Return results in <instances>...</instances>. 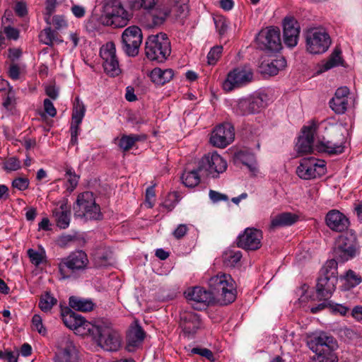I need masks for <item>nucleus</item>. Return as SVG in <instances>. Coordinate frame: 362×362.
<instances>
[{
  "label": "nucleus",
  "instance_id": "obj_1",
  "mask_svg": "<svg viewBox=\"0 0 362 362\" xmlns=\"http://www.w3.org/2000/svg\"><path fill=\"white\" fill-rule=\"evenodd\" d=\"M209 286L211 291L195 286L185 291V296L193 309L206 310L215 303V295L223 305L232 303L236 299L235 282L230 274L220 273L212 276L209 281Z\"/></svg>",
  "mask_w": 362,
  "mask_h": 362
},
{
  "label": "nucleus",
  "instance_id": "obj_2",
  "mask_svg": "<svg viewBox=\"0 0 362 362\" xmlns=\"http://www.w3.org/2000/svg\"><path fill=\"white\" fill-rule=\"evenodd\" d=\"M64 325L81 336L91 335L98 337L99 345L108 351H116L121 346L119 332L106 322L93 323L86 318H61Z\"/></svg>",
  "mask_w": 362,
  "mask_h": 362
},
{
  "label": "nucleus",
  "instance_id": "obj_3",
  "mask_svg": "<svg viewBox=\"0 0 362 362\" xmlns=\"http://www.w3.org/2000/svg\"><path fill=\"white\" fill-rule=\"evenodd\" d=\"M338 282L337 262L327 260L320 271L315 286L317 297L320 300L331 298Z\"/></svg>",
  "mask_w": 362,
  "mask_h": 362
},
{
  "label": "nucleus",
  "instance_id": "obj_4",
  "mask_svg": "<svg viewBox=\"0 0 362 362\" xmlns=\"http://www.w3.org/2000/svg\"><path fill=\"white\" fill-rule=\"evenodd\" d=\"M88 263L86 253L77 250L60 260L58 264L59 272L62 279H75L88 268Z\"/></svg>",
  "mask_w": 362,
  "mask_h": 362
},
{
  "label": "nucleus",
  "instance_id": "obj_5",
  "mask_svg": "<svg viewBox=\"0 0 362 362\" xmlns=\"http://www.w3.org/2000/svg\"><path fill=\"white\" fill-rule=\"evenodd\" d=\"M130 18L131 14L124 9L119 0H104L100 17L103 24L122 28Z\"/></svg>",
  "mask_w": 362,
  "mask_h": 362
},
{
  "label": "nucleus",
  "instance_id": "obj_6",
  "mask_svg": "<svg viewBox=\"0 0 362 362\" xmlns=\"http://www.w3.org/2000/svg\"><path fill=\"white\" fill-rule=\"evenodd\" d=\"M146 56L151 61L163 63L171 53V45L167 35L160 33L148 36L145 45Z\"/></svg>",
  "mask_w": 362,
  "mask_h": 362
},
{
  "label": "nucleus",
  "instance_id": "obj_7",
  "mask_svg": "<svg viewBox=\"0 0 362 362\" xmlns=\"http://www.w3.org/2000/svg\"><path fill=\"white\" fill-rule=\"evenodd\" d=\"M74 215L86 220H100L103 214L100 207L95 202L94 194L91 192L79 194L73 205Z\"/></svg>",
  "mask_w": 362,
  "mask_h": 362
},
{
  "label": "nucleus",
  "instance_id": "obj_8",
  "mask_svg": "<svg viewBox=\"0 0 362 362\" xmlns=\"http://www.w3.org/2000/svg\"><path fill=\"white\" fill-rule=\"evenodd\" d=\"M305 41L307 50L314 54L325 52L332 42L328 33L319 28L308 30L305 35Z\"/></svg>",
  "mask_w": 362,
  "mask_h": 362
},
{
  "label": "nucleus",
  "instance_id": "obj_9",
  "mask_svg": "<svg viewBox=\"0 0 362 362\" xmlns=\"http://www.w3.org/2000/svg\"><path fill=\"white\" fill-rule=\"evenodd\" d=\"M356 237L353 233L340 235L335 241L332 259L344 262L356 255Z\"/></svg>",
  "mask_w": 362,
  "mask_h": 362
},
{
  "label": "nucleus",
  "instance_id": "obj_10",
  "mask_svg": "<svg viewBox=\"0 0 362 362\" xmlns=\"http://www.w3.org/2000/svg\"><path fill=\"white\" fill-rule=\"evenodd\" d=\"M199 170L203 174L217 178L228 167L227 161L216 152L205 154L199 161Z\"/></svg>",
  "mask_w": 362,
  "mask_h": 362
},
{
  "label": "nucleus",
  "instance_id": "obj_11",
  "mask_svg": "<svg viewBox=\"0 0 362 362\" xmlns=\"http://www.w3.org/2000/svg\"><path fill=\"white\" fill-rule=\"evenodd\" d=\"M259 49L268 52H276L281 47L280 30L278 28H267L262 30L255 38Z\"/></svg>",
  "mask_w": 362,
  "mask_h": 362
},
{
  "label": "nucleus",
  "instance_id": "obj_12",
  "mask_svg": "<svg viewBox=\"0 0 362 362\" xmlns=\"http://www.w3.org/2000/svg\"><path fill=\"white\" fill-rule=\"evenodd\" d=\"M253 79V71L249 66H239L230 71L223 83V88L226 91L244 86Z\"/></svg>",
  "mask_w": 362,
  "mask_h": 362
},
{
  "label": "nucleus",
  "instance_id": "obj_13",
  "mask_svg": "<svg viewBox=\"0 0 362 362\" xmlns=\"http://www.w3.org/2000/svg\"><path fill=\"white\" fill-rule=\"evenodd\" d=\"M325 173V162L314 157L302 158L296 169V174L303 180L315 179L323 175Z\"/></svg>",
  "mask_w": 362,
  "mask_h": 362
},
{
  "label": "nucleus",
  "instance_id": "obj_14",
  "mask_svg": "<svg viewBox=\"0 0 362 362\" xmlns=\"http://www.w3.org/2000/svg\"><path fill=\"white\" fill-rule=\"evenodd\" d=\"M142 38L140 28L136 25L127 28L122 35V49L124 53L129 57L138 55Z\"/></svg>",
  "mask_w": 362,
  "mask_h": 362
},
{
  "label": "nucleus",
  "instance_id": "obj_15",
  "mask_svg": "<svg viewBox=\"0 0 362 362\" xmlns=\"http://www.w3.org/2000/svg\"><path fill=\"white\" fill-rule=\"evenodd\" d=\"M100 55L103 59V66L105 73L112 77L119 76L121 69L116 56L115 44L109 42L103 45L100 48Z\"/></svg>",
  "mask_w": 362,
  "mask_h": 362
},
{
  "label": "nucleus",
  "instance_id": "obj_16",
  "mask_svg": "<svg viewBox=\"0 0 362 362\" xmlns=\"http://www.w3.org/2000/svg\"><path fill=\"white\" fill-rule=\"evenodd\" d=\"M307 345L316 355L331 353V351L337 346L336 340L325 332L314 334L309 337Z\"/></svg>",
  "mask_w": 362,
  "mask_h": 362
},
{
  "label": "nucleus",
  "instance_id": "obj_17",
  "mask_svg": "<svg viewBox=\"0 0 362 362\" xmlns=\"http://www.w3.org/2000/svg\"><path fill=\"white\" fill-rule=\"evenodd\" d=\"M262 231L255 228H247L237 238V246L245 250L255 251L262 246Z\"/></svg>",
  "mask_w": 362,
  "mask_h": 362
},
{
  "label": "nucleus",
  "instance_id": "obj_18",
  "mask_svg": "<svg viewBox=\"0 0 362 362\" xmlns=\"http://www.w3.org/2000/svg\"><path fill=\"white\" fill-rule=\"evenodd\" d=\"M234 138L233 126L229 122H225L214 128L210 137V143L214 146L225 148L233 141Z\"/></svg>",
  "mask_w": 362,
  "mask_h": 362
},
{
  "label": "nucleus",
  "instance_id": "obj_19",
  "mask_svg": "<svg viewBox=\"0 0 362 362\" xmlns=\"http://www.w3.org/2000/svg\"><path fill=\"white\" fill-rule=\"evenodd\" d=\"M265 106V103L259 95H253L240 99L233 107L238 115L245 116L259 112Z\"/></svg>",
  "mask_w": 362,
  "mask_h": 362
},
{
  "label": "nucleus",
  "instance_id": "obj_20",
  "mask_svg": "<svg viewBox=\"0 0 362 362\" xmlns=\"http://www.w3.org/2000/svg\"><path fill=\"white\" fill-rule=\"evenodd\" d=\"M317 124L311 122L308 125L303 126L301 129L302 135L299 136L296 148L299 153H310L315 149L314 144V135L316 134Z\"/></svg>",
  "mask_w": 362,
  "mask_h": 362
},
{
  "label": "nucleus",
  "instance_id": "obj_21",
  "mask_svg": "<svg viewBox=\"0 0 362 362\" xmlns=\"http://www.w3.org/2000/svg\"><path fill=\"white\" fill-rule=\"evenodd\" d=\"M146 337V332L139 323L134 320L129 327L126 332L127 349L134 351L143 343Z\"/></svg>",
  "mask_w": 362,
  "mask_h": 362
},
{
  "label": "nucleus",
  "instance_id": "obj_22",
  "mask_svg": "<svg viewBox=\"0 0 362 362\" xmlns=\"http://www.w3.org/2000/svg\"><path fill=\"white\" fill-rule=\"evenodd\" d=\"M300 28L298 21L293 17H286L283 21L284 42L288 47L297 45Z\"/></svg>",
  "mask_w": 362,
  "mask_h": 362
},
{
  "label": "nucleus",
  "instance_id": "obj_23",
  "mask_svg": "<svg viewBox=\"0 0 362 362\" xmlns=\"http://www.w3.org/2000/svg\"><path fill=\"white\" fill-rule=\"evenodd\" d=\"M349 88L346 86L338 88L333 98L329 100V107L337 115H342L349 105Z\"/></svg>",
  "mask_w": 362,
  "mask_h": 362
},
{
  "label": "nucleus",
  "instance_id": "obj_24",
  "mask_svg": "<svg viewBox=\"0 0 362 362\" xmlns=\"http://www.w3.org/2000/svg\"><path fill=\"white\" fill-rule=\"evenodd\" d=\"M327 226L332 230L342 232L349 226V218L337 209L329 211L325 217Z\"/></svg>",
  "mask_w": 362,
  "mask_h": 362
},
{
  "label": "nucleus",
  "instance_id": "obj_25",
  "mask_svg": "<svg viewBox=\"0 0 362 362\" xmlns=\"http://www.w3.org/2000/svg\"><path fill=\"white\" fill-rule=\"evenodd\" d=\"M52 214L57 227L66 229L69 226L71 208L67 204V199L62 201L59 206L52 211Z\"/></svg>",
  "mask_w": 362,
  "mask_h": 362
},
{
  "label": "nucleus",
  "instance_id": "obj_26",
  "mask_svg": "<svg viewBox=\"0 0 362 362\" xmlns=\"http://www.w3.org/2000/svg\"><path fill=\"white\" fill-rule=\"evenodd\" d=\"M148 13V18L151 21L149 26L151 28L160 26L166 21L170 14V9L165 6L157 4L153 8L146 10Z\"/></svg>",
  "mask_w": 362,
  "mask_h": 362
},
{
  "label": "nucleus",
  "instance_id": "obj_27",
  "mask_svg": "<svg viewBox=\"0 0 362 362\" xmlns=\"http://www.w3.org/2000/svg\"><path fill=\"white\" fill-rule=\"evenodd\" d=\"M86 243V240L84 235L76 231L62 234L57 239V244L61 247H66L70 245L82 247Z\"/></svg>",
  "mask_w": 362,
  "mask_h": 362
},
{
  "label": "nucleus",
  "instance_id": "obj_28",
  "mask_svg": "<svg viewBox=\"0 0 362 362\" xmlns=\"http://www.w3.org/2000/svg\"><path fill=\"white\" fill-rule=\"evenodd\" d=\"M55 362H81L79 352L72 344L59 349L54 356Z\"/></svg>",
  "mask_w": 362,
  "mask_h": 362
},
{
  "label": "nucleus",
  "instance_id": "obj_29",
  "mask_svg": "<svg viewBox=\"0 0 362 362\" xmlns=\"http://www.w3.org/2000/svg\"><path fill=\"white\" fill-rule=\"evenodd\" d=\"M69 306L75 311L88 313L93 310L96 305L90 298L71 296L69 297Z\"/></svg>",
  "mask_w": 362,
  "mask_h": 362
},
{
  "label": "nucleus",
  "instance_id": "obj_30",
  "mask_svg": "<svg viewBox=\"0 0 362 362\" xmlns=\"http://www.w3.org/2000/svg\"><path fill=\"white\" fill-rule=\"evenodd\" d=\"M202 320L200 318H180V327L183 334L187 338H192L202 327Z\"/></svg>",
  "mask_w": 362,
  "mask_h": 362
},
{
  "label": "nucleus",
  "instance_id": "obj_31",
  "mask_svg": "<svg viewBox=\"0 0 362 362\" xmlns=\"http://www.w3.org/2000/svg\"><path fill=\"white\" fill-rule=\"evenodd\" d=\"M315 150L318 152H325L329 154H339L344 152V142L332 143L330 141L325 140L323 138L322 140H318L315 145Z\"/></svg>",
  "mask_w": 362,
  "mask_h": 362
},
{
  "label": "nucleus",
  "instance_id": "obj_32",
  "mask_svg": "<svg viewBox=\"0 0 362 362\" xmlns=\"http://www.w3.org/2000/svg\"><path fill=\"white\" fill-rule=\"evenodd\" d=\"M173 69L155 68L151 71L150 77L153 83L158 85H163L169 82L173 78Z\"/></svg>",
  "mask_w": 362,
  "mask_h": 362
},
{
  "label": "nucleus",
  "instance_id": "obj_33",
  "mask_svg": "<svg viewBox=\"0 0 362 362\" xmlns=\"http://www.w3.org/2000/svg\"><path fill=\"white\" fill-rule=\"evenodd\" d=\"M298 216L289 212L276 216L271 222L272 228L291 226L298 221Z\"/></svg>",
  "mask_w": 362,
  "mask_h": 362
},
{
  "label": "nucleus",
  "instance_id": "obj_34",
  "mask_svg": "<svg viewBox=\"0 0 362 362\" xmlns=\"http://www.w3.org/2000/svg\"><path fill=\"white\" fill-rule=\"evenodd\" d=\"M341 280L343 282L341 289L343 291H349L359 285L362 281V278L359 274L349 269L344 276H341Z\"/></svg>",
  "mask_w": 362,
  "mask_h": 362
},
{
  "label": "nucleus",
  "instance_id": "obj_35",
  "mask_svg": "<svg viewBox=\"0 0 362 362\" xmlns=\"http://www.w3.org/2000/svg\"><path fill=\"white\" fill-rule=\"evenodd\" d=\"M341 52L339 49H334L327 61L322 62L319 71H327L334 67L343 64V59L341 57Z\"/></svg>",
  "mask_w": 362,
  "mask_h": 362
},
{
  "label": "nucleus",
  "instance_id": "obj_36",
  "mask_svg": "<svg viewBox=\"0 0 362 362\" xmlns=\"http://www.w3.org/2000/svg\"><path fill=\"white\" fill-rule=\"evenodd\" d=\"M286 65V61L284 58L272 60L270 62L263 63L262 68L265 74L270 76L276 75L279 71L284 68Z\"/></svg>",
  "mask_w": 362,
  "mask_h": 362
},
{
  "label": "nucleus",
  "instance_id": "obj_37",
  "mask_svg": "<svg viewBox=\"0 0 362 362\" xmlns=\"http://www.w3.org/2000/svg\"><path fill=\"white\" fill-rule=\"evenodd\" d=\"M202 173L199 170V166L197 169H193L189 171L185 170L181 177L182 183L187 187H194L200 182V175Z\"/></svg>",
  "mask_w": 362,
  "mask_h": 362
},
{
  "label": "nucleus",
  "instance_id": "obj_38",
  "mask_svg": "<svg viewBox=\"0 0 362 362\" xmlns=\"http://www.w3.org/2000/svg\"><path fill=\"white\" fill-rule=\"evenodd\" d=\"M242 252L240 250L228 249L222 255L224 266L227 267H235L242 258Z\"/></svg>",
  "mask_w": 362,
  "mask_h": 362
},
{
  "label": "nucleus",
  "instance_id": "obj_39",
  "mask_svg": "<svg viewBox=\"0 0 362 362\" xmlns=\"http://www.w3.org/2000/svg\"><path fill=\"white\" fill-rule=\"evenodd\" d=\"M145 139L146 136L142 134L123 135L119 141L118 146L124 151H127L134 146L136 142Z\"/></svg>",
  "mask_w": 362,
  "mask_h": 362
},
{
  "label": "nucleus",
  "instance_id": "obj_40",
  "mask_svg": "<svg viewBox=\"0 0 362 362\" xmlns=\"http://www.w3.org/2000/svg\"><path fill=\"white\" fill-rule=\"evenodd\" d=\"M236 159L240 160L244 165L247 166L251 172L255 173L257 171V163L253 153L240 151L236 155Z\"/></svg>",
  "mask_w": 362,
  "mask_h": 362
},
{
  "label": "nucleus",
  "instance_id": "obj_41",
  "mask_svg": "<svg viewBox=\"0 0 362 362\" xmlns=\"http://www.w3.org/2000/svg\"><path fill=\"white\" fill-rule=\"evenodd\" d=\"M85 105L78 98H76L72 110L71 122L81 124L83 119L85 116Z\"/></svg>",
  "mask_w": 362,
  "mask_h": 362
},
{
  "label": "nucleus",
  "instance_id": "obj_42",
  "mask_svg": "<svg viewBox=\"0 0 362 362\" xmlns=\"http://www.w3.org/2000/svg\"><path fill=\"white\" fill-rule=\"evenodd\" d=\"M158 2L159 0H129L130 8L134 11L152 9Z\"/></svg>",
  "mask_w": 362,
  "mask_h": 362
},
{
  "label": "nucleus",
  "instance_id": "obj_43",
  "mask_svg": "<svg viewBox=\"0 0 362 362\" xmlns=\"http://www.w3.org/2000/svg\"><path fill=\"white\" fill-rule=\"evenodd\" d=\"M64 170L65 177L67 178V182L69 184V186L67 187L66 189L69 192H71L78 185L80 176L78 175L76 173L75 170L73 169V168L69 165H66Z\"/></svg>",
  "mask_w": 362,
  "mask_h": 362
},
{
  "label": "nucleus",
  "instance_id": "obj_44",
  "mask_svg": "<svg viewBox=\"0 0 362 362\" xmlns=\"http://www.w3.org/2000/svg\"><path fill=\"white\" fill-rule=\"evenodd\" d=\"M57 299L49 292H46L40 297L39 307L42 311L47 312L57 303Z\"/></svg>",
  "mask_w": 362,
  "mask_h": 362
},
{
  "label": "nucleus",
  "instance_id": "obj_45",
  "mask_svg": "<svg viewBox=\"0 0 362 362\" xmlns=\"http://www.w3.org/2000/svg\"><path fill=\"white\" fill-rule=\"evenodd\" d=\"M173 5L174 11L181 18L185 17L188 13V0H170Z\"/></svg>",
  "mask_w": 362,
  "mask_h": 362
},
{
  "label": "nucleus",
  "instance_id": "obj_46",
  "mask_svg": "<svg viewBox=\"0 0 362 362\" xmlns=\"http://www.w3.org/2000/svg\"><path fill=\"white\" fill-rule=\"evenodd\" d=\"M16 104V92L13 87H9V89L4 97L3 106L7 110H11Z\"/></svg>",
  "mask_w": 362,
  "mask_h": 362
},
{
  "label": "nucleus",
  "instance_id": "obj_47",
  "mask_svg": "<svg viewBox=\"0 0 362 362\" xmlns=\"http://www.w3.org/2000/svg\"><path fill=\"white\" fill-rule=\"evenodd\" d=\"M40 39L43 44L51 46L56 40L55 31L52 30L49 27L45 28L40 35Z\"/></svg>",
  "mask_w": 362,
  "mask_h": 362
},
{
  "label": "nucleus",
  "instance_id": "obj_48",
  "mask_svg": "<svg viewBox=\"0 0 362 362\" xmlns=\"http://www.w3.org/2000/svg\"><path fill=\"white\" fill-rule=\"evenodd\" d=\"M193 354H198L202 357L206 358V359L211 362H214L215 361V357L213 352L210 349L206 348L194 347L191 349L189 356H192Z\"/></svg>",
  "mask_w": 362,
  "mask_h": 362
},
{
  "label": "nucleus",
  "instance_id": "obj_49",
  "mask_svg": "<svg viewBox=\"0 0 362 362\" xmlns=\"http://www.w3.org/2000/svg\"><path fill=\"white\" fill-rule=\"evenodd\" d=\"M223 52V47L216 45L213 47L207 54L208 64L210 65L215 64Z\"/></svg>",
  "mask_w": 362,
  "mask_h": 362
},
{
  "label": "nucleus",
  "instance_id": "obj_50",
  "mask_svg": "<svg viewBox=\"0 0 362 362\" xmlns=\"http://www.w3.org/2000/svg\"><path fill=\"white\" fill-rule=\"evenodd\" d=\"M328 308L329 309L331 314L334 315H339L345 316L349 310V308L347 306L343 304L334 303H329Z\"/></svg>",
  "mask_w": 362,
  "mask_h": 362
},
{
  "label": "nucleus",
  "instance_id": "obj_51",
  "mask_svg": "<svg viewBox=\"0 0 362 362\" xmlns=\"http://www.w3.org/2000/svg\"><path fill=\"white\" fill-rule=\"evenodd\" d=\"M31 329L42 336H45L47 334V329L42 322V318H32Z\"/></svg>",
  "mask_w": 362,
  "mask_h": 362
},
{
  "label": "nucleus",
  "instance_id": "obj_52",
  "mask_svg": "<svg viewBox=\"0 0 362 362\" xmlns=\"http://www.w3.org/2000/svg\"><path fill=\"white\" fill-rule=\"evenodd\" d=\"M57 0H46L45 4V21L47 24H51L50 19L52 15L55 11V8L57 4Z\"/></svg>",
  "mask_w": 362,
  "mask_h": 362
},
{
  "label": "nucleus",
  "instance_id": "obj_53",
  "mask_svg": "<svg viewBox=\"0 0 362 362\" xmlns=\"http://www.w3.org/2000/svg\"><path fill=\"white\" fill-rule=\"evenodd\" d=\"M310 362H337V357L332 353L313 356Z\"/></svg>",
  "mask_w": 362,
  "mask_h": 362
},
{
  "label": "nucleus",
  "instance_id": "obj_54",
  "mask_svg": "<svg viewBox=\"0 0 362 362\" xmlns=\"http://www.w3.org/2000/svg\"><path fill=\"white\" fill-rule=\"evenodd\" d=\"M216 29L221 36L224 35L228 29V22L223 18L214 19Z\"/></svg>",
  "mask_w": 362,
  "mask_h": 362
},
{
  "label": "nucleus",
  "instance_id": "obj_55",
  "mask_svg": "<svg viewBox=\"0 0 362 362\" xmlns=\"http://www.w3.org/2000/svg\"><path fill=\"white\" fill-rule=\"evenodd\" d=\"M29 180L26 177H17L12 182V187L20 191H24L29 187Z\"/></svg>",
  "mask_w": 362,
  "mask_h": 362
},
{
  "label": "nucleus",
  "instance_id": "obj_56",
  "mask_svg": "<svg viewBox=\"0 0 362 362\" xmlns=\"http://www.w3.org/2000/svg\"><path fill=\"white\" fill-rule=\"evenodd\" d=\"M81 123H76L71 122L70 127V133H71V141L70 144L71 145H76L78 144V135L81 132L80 128Z\"/></svg>",
  "mask_w": 362,
  "mask_h": 362
},
{
  "label": "nucleus",
  "instance_id": "obj_57",
  "mask_svg": "<svg viewBox=\"0 0 362 362\" xmlns=\"http://www.w3.org/2000/svg\"><path fill=\"white\" fill-rule=\"evenodd\" d=\"M21 168V162L16 157H11L4 163V169L7 171H16Z\"/></svg>",
  "mask_w": 362,
  "mask_h": 362
},
{
  "label": "nucleus",
  "instance_id": "obj_58",
  "mask_svg": "<svg viewBox=\"0 0 362 362\" xmlns=\"http://www.w3.org/2000/svg\"><path fill=\"white\" fill-rule=\"evenodd\" d=\"M27 253L30 262L35 266H38L42 262L43 256L38 251L30 248L28 250Z\"/></svg>",
  "mask_w": 362,
  "mask_h": 362
},
{
  "label": "nucleus",
  "instance_id": "obj_59",
  "mask_svg": "<svg viewBox=\"0 0 362 362\" xmlns=\"http://www.w3.org/2000/svg\"><path fill=\"white\" fill-rule=\"evenodd\" d=\"M209 196L211 202L214 203H218L221 201H228V197L226 194L220 193L213 189L209 190Z\"/></svg>",
  "mask_w": 362,
  "mask_h": 362
},
{
  "label": "nucleus",
  "instance_id": "obj_60",
  "mask_svg": "<svg viewBox=\"0 0 362 362\" xmlns=\"http://www.w3.org/2000/svg\"><path fill=\"white\" fill-rule=\"evenodd\" d=\"M4 33L8 40H17L20 35L19 30L11 25L4 27Z\"/></svg>",
  "mask_w": 362,
  "mask_h": 362
},
{
  "label": "nucleus",
  "instance_id": "obj_61",
  "mask_svg": "<svg viewBox=\"0 0 362 362\" xmlns=\"http://www.w3.org/2000/svg\"><path fill=\"white\" fill-rule=\"evenodd\" d=\"M43 106H44V110H45V112L49 116H50L51 117H54L56 116V115H57V110L54 107L52 102L49 99L45 98L44 100V101H43Z\"/></svg>",
  "mask_w": 362,
  "mask_h": 362
},
{
  "label": "nucleus",
  "instance_id": "obj_62",
  "mask_svg": "<svg viewBox=\"0 0 362 362\" xmlns=\"http://www.w3.org/2000/svg\"><path fill=\"white\" fill-rule=\"evenodd\" d=\"M14 11L19 17H24L28 13L26 4L23 1H18L15 5Z\"/></svg>",
  "mask_w": 362,
  "mask_h": 362
},
{
  "label": "nucleus",
  "instance_id": "obj_63",
  "mask_svg": "<svg viewBox=\"0 0 362 362\" xmlns=\"http://www.w3.org/2000/svg\"><path fill=\"white\" fill-rule=\"evenodd\" d=\"M188 230L186 224H180L173 231V235L176 239L183 238Z\"/></svg>",
  "mask_w": 362,
  "mask_h": 362
},
{
  "label": "nucleus",
  "instance_id": "obj_64",
  "mask_svg": "<svg viewBox=\"0 0 362 362\" xmlns=\"http://www.w3.org/2000/svg\"><path fill=\"white\" fill-rule=\"evenodd\" d=\"M52 21L53 25L57 30L66 27L67 25L66 21L62 16H53Z\"/></svg>",
  "mask_w": 362,
  "mask_h": 362
}]
</instances>
